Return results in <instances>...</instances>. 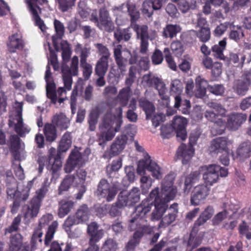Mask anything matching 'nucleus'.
I'll list each match as a JSON object with an SVG mask.
<instances>
[{
	"label": "nucleus",
	"mask_w": 251,
	"mask_h": 251,
	"mask_svg": "<svg viewBox=\"0 0 251 251\" xmlns=\"http://www.w3.org/2000/svg\"><path fill=\"white\" fill-rule=\"evenodd\" d=\"M52 123L60 130L67 129L70 125V120L63 113H60L53 116Z\"/></svg>",
	"instance_id": "72a5a7b5"
},
{
	"label": "nucleus",
	"mask_w": 251,
	"mask_h": 251,
	"mask_svg": "<svg viewBox=\"0 0 251 251\" xmlns=\"http://www.w3.org/2000/svg\"><path fill=\"white\" fill-rule=\"evenodd\" d=\"M206 171L203 174V179L205 185L212 186L214 183H217L219 180V174H217L213 167L212 164L205 166Z\"/></svg>",
	"instance_id": "a878e982"
},
{
	"label": "nucleus",
	"mask_w": 251,
	"mask_h": 251,
	"mask_svg": "<svg viewBox=\"0 0 251 251\" xmlns=\"http://www.w3.org/2000/svg\"><path fill=\"white\" fill-rule=\"evenodd\" d=\"M196 86L197 90L200 92L199 94L202 97L205 95L206 89L208 88V81L201 76H198L195 79Z\"/></svg>",
	"instance_id": "603ef678"
},
{
	"label": "nucleus",
	"mask_w": 251,
	"mask_h": 251,
	"mask_svg": "<svg viewBox=\"0 0 251 251\" xmlns=\"http://www.w3.org/2000/svg\"><path fill=\"white\" fill-rule=\"evenodd\" d=\"M229 29L228 37L235 42H239L245 36L243 26L234 25L232 23L229 25Z\"/></svg>",
	"instance_id": "c756f323"
},
{
	"label": "nucleus",
	"mask_w": 251,
	"mask_h": 251,
	"mask_svg": "<svg viewBox=\"0 0 251 251\" xmlns=\"http://www.w3.org/2000/svg\"><path fill=\"white\" fill-rule=\"evenodd\" d=\"M122 166V159L119 157L117 159L113 160L110 164L106 167V171L108 175L114 172H117Z\"/></svg>",
	"instance_id": "bf43d9fd"
},
{
	"label": "nucleus",
	"mask_w": 251,
	"mask_h": 251,
	"mask_svg": "<svg viewBox=\"0 0 251 251\" xmlns=\"http://www.w3.org/2000/svg\"><path fill=\"white\" fill-rule=\"evenodd\" d=\"M167 214L164 217L159 223V227L165 228L172 224L176 219L178 213V205L177 203H174L166 210Z\"/></svg>",
	"instance_id": "6ab92c4d"
},
{
	"label": "nucleus",
	"mask_w": 251,
	"mask_h": 251,
	"mask_svg": "<svg viewBox=\"0 0 251 251\" xmlns=\"http://www.w3.org/2000/svg\"><path fill=\"white\" fill-rule=\"evenodd\" d=\"M251 84V74L245 75L241 79L237 80L234 86V88L237 93L240 95H244L249 89V86Z\"/></svg>",
	"instance_id": "393cba45"
},
{
	"label": "nucleus",
	"mask_w": 251,
	"mask_h": 251,
	"mask_svg": "<svg viewBox=\"0 0 251 251\" xmlns=\"http://www.w3.org/2000/svg\"><path fill=\"white\" fill-rule=\"evenodd\" d=\"M53 219V216L51 214L44 215L39 220L38 225L34 230L30 240L31 251H34L36 249L37 241L40 243H42L41 237L43 232L42 229L48 226Z\"/></svg>",
	"instance_id": "ddd939ff"
},
{
	"label": "nucleus",
	"mask_w": 251,
	"mask_h": 251,
	"mask_svg": "<svg viewBox=\"0 0 251 251\" xmlns=\"http://www.w3.org/2000/svg\"><path fill=\"white\" fill-rule=\"evenodd\" d=\"M228 215L227 210L225 208L222 211L216 214L212 220V224L214 226H219L225 219L227 218Z\"/></svg>",
	"instance_id": "680f3d73"
},
{
	"label": "nucleus",
	"mask_w": 251,
	"mask_h": 251,
	"mask_svg": "<svg viewBox=\"0 0 251 251\" xmlns=\"http://www.w3.org/2000/svg\"><path fill=\"white\" fill-rule=\"evenodd\" d=\"M99 225L96 222H92L87 226V233L90 236L89 247L84 251H99V246L97 243L102 238L104 235V230L99 229Z\"/></svg>",
	"instance_id": "9d476101"
},
{
	"label": "nucleus",
	"mask_w": 251,
	"mask_h": 251,
	"mask_svg": "<svg viewBox=\"0 0 251 251\" xmlns=\"http://www.w3.org/2000/svg\"><path fill=\"white\" fill-rule=\"evenodd\" d=\"M114 37L119 42L128 41L132 35L130 27L126 28H117L114 32Z\"/></svg>",
	"instance_id": "a19ab883"
},
{
	"label": "nucleus",
	"mask_w": 251,
	"mask_h": 251,
	"mask_svg": "<svg viewBox=\"0 0 251 251\" xmlns=\"http://www.w3.org/2000/svg\"><path fill=\"white\" fill-rule=\"evenodd\" d=\"M237 155L244 159L251 156V143L250 142H244L241 143L236 151Z\"/></svg>",
	"instance_id": "37998d69"
},
{
	"label": "nucleus",
	"mask_w": 251,
	"mask_h": 251,
	"mask_svg": "<svg viewBox=\"0 0 251 251\" xmlns=\"http://www.w3.org/2000/svg\"><path fill=\"white\" fill-rule=\"evenodd\" d=\"M143 78L148 86H154L158 90L161 99L164 100L166 106L168 107L170 98L165 93V84L162 81L157 77H151L150 74L145 75Z\"/></svg>",
	"instance_id": "dca6fc26"
},
{
	"label": "nucleus",
	"mask_w": 251,
	"mask_h": 251,
	"mask_svg": "<svg viewBox=\"0 0 251 251\" xmlns=\"http://www.w3.org/2000/svg\"><path fill=\"white\" fill-rule=\"evenodd\" d=\"M127 9L128 15L130 17V26H131L136 24V22L140 17V13L135 4H127Z\"/></svg>",
	"instance_id": "09e8293b"
},
{
	"label": "nucleus",
	"mask_w": 251,
	"mask_h": 251,
	"mask_svg": "<svg viewBox=\"0 0 251 251\" xmlns=\"http://www.w3.org/2000/svg\"><path fill=\"white\" fill-rule=\"evenodd\" d=\"M38 0H28L27 1L29 10L32 15L33 20L35 22V25L37 26L43 32H45L47 30V26L44 22L42 20L39 15L36 8L40 10V7L34 2H36Z\"/></svg>",
	"instance_id": "4be33fe9"
},
{
	"label": "nucleus",
	"mask_w": 251,
	"mask_h": 251,
	"mask_svg": "<svg viewBox=\"0 0 251 251\" xmlns=\"http://www.w3.org/2000/svg\"><path fill=\"white\" fill-rule=\"evenodd\" d=\"M90 20L100 30L111 32L115 28L114 24L109 13L105 7H101L99 12L96 9L93 10L90 15Z\"/></svg>",
	"instance_id": "423d86ee"
},
{
	"label": "nucleus",
	"mask_w": 251,
	"mask_h": 251,
	"mask_svg": "<svg viewBox=\"0 0 251 251\" xmlns=\"http://www.w3.org/2000/svg\"><path fill=\"white\" fill-rule=\"evenodd\" d=\"M72 143L71 133L67 131L63 135L57 147V151L53 148L49 150V162L51 165L50 170L53 175L62 167L61 153L66 152L71 148Z\"/></svg>",
	"instance_id": "f03ea898"
},
{
	"label": "nucleus",
	"mask_w": 251,
	"mask_h": 251,
	"mask_svg": "<svg viewBox=\"0 0 251 251\" xmlns=\"http://www.w3.org/2000/svg\"><path fill=\"white\" fill-rule=\"evenodd\" d=\"M183 88V84L179 79H175L172 81L170 87L171 95H180L182 92Z\"/></svg>",
	"instance_id": "052dcab7"
},
{
	"label": "nucleus",
	"mask_w": 251,
	"mask_h": 251,
	"mask_svg": "<svg viewBox=\"0 0 251 251\" xmlns=\"http://www.w3.org/2000/svg\"><path fill=\"white\" fill-rule=\"evenodd\" d=\"M85 163L84 155L78 151L73 150L67 160L64 167V171L66 173H70L76 167H80Z\"/></svg>",
	"instance_id": "f3484780"
},
{
	"label": "nucleus",
	"mask_w": 251,
	"mask_h": 251,
	"mask_svg": "<svg viewBox=\"0 0 251 251\" xmlns=\"http://www.w3.org/2000/svg\"><path fill=\"white\" fill-rule=\"evenodd\" d=\"M55 35L52 36V42L55 50L58 49L57 40L62 38L65 33V27L63 24L58 20L55 19L53 22Z\"/></svg>",
	"instance_id": "473e14b6"
},
{
	"label": "nucleus",
	"mask_w": 251,
	"mask_h": 251,
	"mask_svg": "<svg viewBox=\"0 0 251 251\" xmlns=\"http://www.w3.org/2000/svg\"><path fill=\"white\" fill-rule=\"evenodd\" d=\"M130 27L135 32L137 39L141 40L149 39L150 38L148 25L136 24L132 25Z\"/></svg>",
	"instance_id": "c9c22d12"
},
{
	"label": "nucleus",
	"mask_w": 251,
	"mask_h": 251,
	"mask_svg": "<svg viewBox=\"0 0 251 251\" xmlns=\"http://www.w3.org/2000/svg\"><path fill=\"white\" fill-rule=\"evenodd\" d=\"M14 129L15 132L22 137L25 136L26 133H28L30 131L29 128L24 126L23 120L21 116L18 120L17 123L15 124Z\"/></svg>",
	"instance_id": "4d7b16f0"
},
{
	"label": "nucleus",
	"mask_w": 251,
	"mask_h": 251,
	"mask_svg": "<svg viewBox=\"0 0 251 251\" xmlns=\"http://www.w3.org/2000/svg\"><path fill=\"white\" fill-rule=\"evenodd\" d=\"M78 58L76 56H74L72 59L70 67L67 65L62 67V75L64 86L59 87L56 91L58 97H62L63 94L66 95L67 91L71 90L73 84L72 76L78 75Z\"/></svg>",
	"instance_id": "20e7f679"
},
{
	"label": "nucleus",
	"mask_w": 251,
	"mask_h": 251,
	"mask_svg": "<svg viewBox=\"0 0 251 251\" xmlns=\"http://www.w3.org/2000/svg\"><path fill=\"white\" fill-rule=\"evenodd\" d=\"M46 82L47 96L50 100L51 102L55 104L57 100L55 84L52 80H48Z\"/></svg>",
	"instance_id": "c03bdc74"
},
{
	"label": "nucleus",
	"mask_w": 251,
	"mask_h": 251,
	"mask_svg": "<svg viewBox=\"0 0 251 251\" xmlns=\"http://www.w3.org/2000/svg\"><path fill=\"white\" fill-rule=\"evenodd\" d=\"M247 118L246 114L232 113L228 117L227 127L230 130H237L246 121Z\"/></svg>",
	"instance_id": "5701e85b"
},
{
	"label": "nucleus",
	"mask_w": 251,
	"mask_h": 251,
	"mask_svg": "<svg viewBox=\"0 0 251 251\" xmlns=\"http://www.w3.org/2000/svg\"><path fill=\"white\" fill-rule=\"evenodd\" d=\"M57 226V222L53 221L48 227V229L46 234L45 239L44 240V244L46 246H49L50 245V242L53 239L54 234L56 232Z\"/></svg>",
	"instance_id": "864d4df0"
},
{
	"label": "nucleus",
	"mask_w": 251,
	"mask_h": 251,
	"mask_svg": "<svg viewBox=\"0 0 251 251\" xmlns=\"http://www.w3.org/2000/svg\"><path fill=\"white\" fill-rule=\"evenodd\" d=\"M199 138L196 133H192L189 136V145L190 147L187 148L185 145L181 144L177 151V154L179 158H181L183 164H187L191 160L194 154V150L193 146L196 144Z\"/></svg>",
	"instance_id": "4468645a"
},
{
	"label": "nucleus",
	"mask_w": 251,
	"mask_h": 251,
	"mask_svg": "<svg viewBox=\"0 0 251 251\" xmlns=\"http://www.w3.org/2000/svg\"><path fill=\"white\" fill-rule=\"evenodd\" d=\"M210 189L204 184L195 186L191 192L190 203L193 206L199 205L209 194Z\"/></svg>",
	"instance_id": "a211bd4d"
},
{
	"label": "nucleus",
	"mask_w": 251,
	"mask_h": 251,
	"mask_svg": "<svg viewBox=\"0 0 251 251\" xmlns=\"http://www.w3.org/2000/svg\"><path fill=\"white\" fill-rule=\"evenodd\" d=\"M95 47L98 50V52L101 57L100 58H103L109 59L110 56V51L106 46L103 45L101 43H97L95 45Z\"/></svg>",
	"instance_id": "69168bd1"
},
{
	"label": "nucleus",
	"mask_w": 251,
	"mask_h": 251,
	"mask_svg": "<svg viewBox=\"0 0 251 251\" xmlns=\"http://www.w3.org/2000/svg\"><path fill=\"white\" fill-rule=\"evenodd\" d=\"M153 10H154V7L151 1H144L142 4L141 10L145 17H147L148 18L151 17Z\"/></svg>",
	"instance_id": "0e129e2a"
},
{
	"label": "nucleus",
	"mask_w": 251,
	"mask_h": 251,
	"mask_svg": "<svg viewBox=\"0 0 251 251\" xmlns=\"http://www.w3.org/2000/svg\"><path fill=\"white\" fill-rule=\"evenodd\" d=\"M149 199H145L151 203L152 206L153 201H151L154 200V206L155 210L152 212L151 218L152 220H158L162 217L165 212L164 207L163 205V200L161 197V193H159V189L156 187L153 189L149 194Z\"/></svg>",
	"instance_id": "f8f14e48"
},
{
	"label": "nucleus",
	"mask_w": 251,
	"mask_h": 251,
	"mask_svg": "<svg viewBox=\"0 0 251 251\" xmlns=\"http://www.w3.org/2000/svg\"><path fill=\"white\" fill-rule=\"evenodd\" d=\"M199 230V227L197 226L195 228V226L194 225L188 241V246L191 247L192 249L196 248L201 243L202 238L200 236H196Z\"/></svg>",
	"instance_id": "79ce46f5"
},
{
	"label": "nucleus",
	"mask_w": 251,
	"mask_h": 251,
	"mask_svg": "<svg viewBox=\"0 0 251 251\" xmlns=\"http://www.w3.org/2000/svg\"><path fill=\"white\" fill-rule=\"evenodd\" d=\"M201 173L199 171L192 172L187 176L184 179L183 193L188 194L193 187V185L200 180Z\"/></svg>",
	"instance_id": "bb28decb"
},
{
	"label": "nucleus",
	"mask_w": 251,
	"mask_h": 251,
	"mask_svg": "<svg viewBox=\"0 0 251 251\" xmlns=\"http://www.w3.org/2000/svg\"><path fill=\"white\" fill-rule=\"evenodd\" d=\"M146 170L151 172L152 176L157 179L162 177L160 167L151 159L150 156L147 153L144 156V158L139 161L137 172L138 174H142L144 173Z\"/></svg>",
	"instance_id": "1a4fd4ad"
},
{
	"label": "nucleus",
	"mask_w": 251,
	"mask_h": 251,
	"mask_svg": "<svg viewBox=\"0 0 251 251\" xmlns=\"http://www.w3.org/2000/svg\"><path fill=\"white\" fill-rule=\"evenodd\" d=\"M196 35L200 41L203 43L207 42L211 37L210 27L200 28L197 31Z\"/></svg>",
	"instance_id": "13d9d810"
},
{
	"label": "nucleus",
	"mask_w": 251,
	"mask_h": 251,
	"mask_svg": "<svg viewBox=\"0 0 251 251\" xmlns=\"http://www.w3.org/2000/svg\"><path fill=\"white\" fill-rule=\"evenodd\" d=\"M48 181V179H46L44 181L41 187L36 190L35 195L28 204L25 214L26 217L34 218L37 216L42 201L49 191L50 184Z\"/></svg>",
	"instance_id": "39448f33"
},
{
	"label": "nucleus",
	"mask_w": 251,
	"mask_h": 251,
	"mask_svg": "<svg viewBox=\"0 0 251 251\" xmlns=\"http://www.w3.org/2000/svg\"><path fill=\"white\" fill-rule=\"evenodd\" d=\"M121 189V184L119 182H116L111 185L107 179L102 178L98 183L97 192L98 195L105 198L107 201H111Z\"/></svg>",
	"instance_id": "6e6552de"
},
{
	"label": "nucleus",
	"mask_w": 251,
	"mask_h": 251,
	"mask_svg": "<svg viewBox=\"0 0 251 251\" xmlns=\"http://www.w3.org/2000/svg\"><path fill=\"white\" fill-rule=\"evenodd\" d=\"M171 48L173 53L176 56H181L184 51V49L181 43L179 41H173L171 44Z\"/></svg>",
	"instance_id": "e2e57ef3"
},
{
	"label": "nucleus",
	"mask_w": 251,
	"mask_h": 251,
	"mask_svg": "<svg viewBox=\"0 0 251 251\" xmlns=\"http://www.w3.org/2000/svg\"><path fill=\"white\" fill-rule=\"evenodd\" d=\"M130 86H127L120 91L117 96V98L119 100L121 104V106H119V107L122 108V107L126 106L127 105L130 97Z\"/></svg>",
	"instance_id": "de8ad7c7"
},
{
	"label": "nucleus",
	"mask_w": 251,
	"mask_h": 251,
	"mask_svg": "<svg viewBox=\"0 0 251 251\" xmlns=\"http://www.w3.org/2000/svg\"><path fill=\"white\" fill-rule=\"evenodd\" d=\"M127 139L126 135L118 136L110 145L109 149L104 152L102 157L110 160L112 157L119 155L125 149Z\"/></svg>",
	"instance_id": "2eb2a0df"
},
{
	"label": "nucleus",
	"mask_w": 251,
	"mask_h": 251,
	"mask_svg": "<svg viewBox=\"0 0 251 251\" xmlns=\"http://www.w3.org/2000/svg\"><path fill=\"white\" fill-rule=\"evenodd\" d=\"M108 59L99 58L98 60L95 68L96 75H105L108 69Z\"/></svg>",
	"instance_id": "a18cd8bd"
},
{
	"label": "nucleus",
	"mask_w": 251,
	"mask_h": 251,
	"mask_svg": "<svg viewBox=\"0 0 251 251\" xmlns=\"http://www.w3.org/2000/svg\"><path fill=\"white\" fill-rule=\"evenodd\" d=\"M181 27L177 24H168L163 28L162 36L164 38L173 39L180 32Z\"/></svg>",
	"instance_id": "e433bc0d"
},
{
	"label": "nucleus",
	"mask_w": 251,
	"mask_h": 251,
	"mask_svg": "<svg viewBox=\"0 0 251 251\" xmlns=\"http://www.w3.org/2000/svg\"><path fill=\"white\" fill-rule=\"evenodd\" d=\"M90 213V210L87 205L83 204L79 207L75 215L77 220L82 224L88 221Z\"/></svg>",
	"instance_id": "ea45409f"
},
{
	"label": "nucleus",
	"mask_w": 251,
	"mask_h": 251,
	"mask_svg": "<svg viewBox=\"0 0 251 251\" xmlns=\"http://www.w3.org/2000/svg\"><path fill=\"white\" fill-rule=\"evenodd\" d=\"M59 8L63 12L67 11L75 5V0H57Z\"/></svg>",
	"instance_id": "338daca9"
},
{
	"label": "nucleus",
	"mask_w": 251,
	"mask_h": 251,
	"mask_svg": "<svg viewBox=\"0 0 251 251\" xmlns=\"http://www.w3.org/2000/svg\"><path fill=\"white\" fill-rule=\"evenodd\" d=\"M177 191L176 186H161V195L162 198L165 212L168 207V203L175 199Z\"/></svg>",
	"instance_id": "b1692460"
},
{
	"label": "nucleus",
	"mask_w": 251,
	"mask_h": 251,
	"mask_svg": "<svg viewBox=\"0 0 251 251\" xmlns=\"http://www.w3.org/2000/svg\"><path fill=\"white\" fill-rule=\"evenodd\" d=\"M43 132L47 142L51 143L56 139L57 129L56 126L52 124L46 123L43 128Z\"/></svg>",
	"instance_id": "f704fd0d"
},
{
	"label": "nucleus",
	"mask_w": 251,
	"mask_h": 251,
	"mask_svg": "<svg viewBox=\"0 0 251 251\" xmlns=\"http://www.w3.org/2000/svg\"><path fill=\"white\" fill-rule=\"evenodd\" d=\"M10 150L11 153L16 157L19 154V150L21 147V139L17 135H12L10 136Z\"/></svg>",
	"instance_id": "3c124183"
},
{
	"label": "nucleus",
	"mask_w": 251,
	"mask_h": 251,
	"mask_svg": "<svg viewBox=\"0 0 251 251\" xmlns=\"http://www.w3.org/2000/svg\"><path fill=\"white\" fill-rule=\"evenodd\" d=\"M122 46L121 45H117L114 49V57L117 65L118 69L121 74L126 72L127 59L124 58L122 55Z\"/></svg>",
	"instance_id": "cd10ccee"
},
{
	"label": "nucleus",
	"mask_w": 251,
	"mask_h": 251,
	"mask_svg": "<svg viewBox=\"0 0 251 251\" xmlns=\"http://www.w3.org/2000/svg\"><path fill=\"white\" fill-rule=\"evenodd\" d=\"M187 120L181 117H176L174 118L172 125H162L160 128V134L163 138H170L174 131L176 134L178 140L184 141L187 137L186 126Z\"/></svg>",
	"instance_id": "7ed1b4c3"
},
{
	"label": "nucleus",
	"mask_w": 251,
	"mask_h": 251,
	"mask_svg": "<svg viewBox=\"0 0 251 251\" xmlns=\"http://www.w3.org/2000/svg\"><path fill=\"white\" fill-rule=\"evenodd\" d=\"M226 45V39L219 41L218 44L214 45L212 48L213 55L216 58L226 61V57L223 54Z\"/></svg>",
	"instance_id": "4c0bfd02"
},
{
	"label": "nucleus",
	"mask_w": 251,
	"mask_h": 251,
	"mask_svg": "<svg viewBox=\"0 0 251 251\" xmlns=\"http://www.w3.org/2000/svg\"><path fill=\"white\" fill-rule=\"evenodd\" d=\"M75 203L72 201L62 200L59 202L58 215L60 218H63L67 215L73 208Z\"/></svg>",
	"instance_id": "58836bf2"
},
{
	"label": "nucleus",
	"mask_w": 251,
	"mask_h": 251,
	"mask_svg": "<svg viewBox=\"0 0 251 251\" xmlns=\"http://www.w3.org/2000/svg\"><path fill=\"white\" fill-rule=\"evenodd\" d=\"M214 213V209L211 205L207 206L201 213L198 218L195 222L194 225L195 228L197 226L200 227L205 224L208 220L210 219Z\"/></svg>",
	"instance_id": "7c9ffc66"
},
{
	"label": "nucleus",
	"mask_w": 251,
	"mask_h": 251,
	"mask_svg": "<svg viewBox=\"0 0 251 251\" xmlns=\"http://www.w3.org/2000/svg\"><path fill=\"white\" fill-rule=\"evenodd\" d=\"M160 236V234L159 233H154L150 238L149 244L150 246H153L149 251H161L167 246L168 243L167 238H163L158 243H157Z\"/></svg>",
	"instance_id": "2f4dec72"
},
{
	"label": "nucleus",
	"mask_w": 251,
	"mask_h": 251,
	"mask_svg": "<svg viewBox=\"0 0 251 251\" xmlns=\"http://www.w3.org/2000/svg\"><path fill=\"white\" fill-rule=\"evenodd\" d=\"M151 203L148 201L143 200L141 203L138 205L136 208L133 217L129 220L128 226V230L132 231H142V227L144 226H148L146 225H142L140 221L144 218L147 214L150 212L151 209Z\"/></svg>",
	"instance_id": "0eeeda50"
},
{
	"label": "nucleus",
	"mask_w": 251,
	"mask_h": 251,
	"mask_svg": "<svg viewBox=\"0 0 251 251\" xmlns=\"http://www.w3.org/2000/svg\"><path fill=\"white\" fill-rule=\"evenodd\" d=\"M23 237L21 234L17 233L10 238L9 249L12 251H19L22 247Z\"/></svg>",
	"instance_id": "8fccbe9b"
},
{
	"label": "nucleus",
	"mask_w": 251,
	"mask_h": 251,
	"mask_svg": "<svg viewBox=\"0 0 251 251\" xmlns=\"http://www.w3.org/2000/svg\"><path fill=\"white\" fill-rule=\"evenodd\" d=\"M123 109L121 107L116 109L117 115L107 112L100 126V132L97 133V141L99 145L104 147L107 141L112 140L115 133L120 131L123 124Z\"/></svg>",
	"instance_id": "f257e3e1"
},
{
	"label": "nucleus",
	"mask_w": 251,
	"mask_h": 251,
	"mask_svg": "<svg viewBox=\"0 0 251 251\" xmlns=\"http://www.w3.org/2000/svg\"><path fill=\"white\" fill-rule=\"evenodd\" d=\"M74 180V177L73 176H66L61 182L58 189V195L63 194L64 192L67 191L70 188Z\"/></svg>",
	"instance_id": "5fc2aeb1"
},
{
	"label": "nucleus",
	"mask_w": 251,
	"mask_h": 251,
	"mask_svg": "<svg viewBox=\"0 0 251 251\" xmlns=\"http://www.w3.org/2000/svg\"><path fill=\"white\" fill-rule=\"evenodd\" d=\"M163 52L165 60L169 67L173 70H176V65L171 54L169 49L168 48H165Z\"/></svg>",
	"instance_id": "774afa93"
},
{
	"label": "nucleus",
	"mask_w": 251,
	"mask_h": 251,
	"mask_svg": "<svg viewBox=\"0 0 251 251\" xmlns=\"http://www.w3.org/2000/svg\"><path fill=\"white\" fill-rule=\"evenodd\" d=\"M118 249L117 241L112 238H107L103 243L100 251H117Z\"/></svg>",
	"instance_id": "6e6d98bb"
},
{
	"label": "nucleus",
	"mask_w": 251,
	"mask_h": 251,
	"mask_svg": "<svg viewBox=\"0 0 251 251\" xmlns=\"http://www.w3.org/2000/svg\"><path fill=\"white\" fill-rule=\"evenodd\" d=\"M139 106L145 112L147 119L151 117L155 110L154 105L151 102L147 100L141 99L139 100Z\"/></svg>",
	"instance_id": "49530a36"
},
{
	"label": "nucleus",
	"mask_w": 251,
	"mask_h": 251,
	"mask_svg": "<svg viewBox=\"0 0 251 251\" xmlns=\"http://www.w3.org/2000/svg\"><path fill=\"white\" fill-rule=\"evenodd\" d=\"M24 46L25 42L21 34L15 33L9 36L7 47L10 53H15L17 50H22Z\"/></svg>",
	"instance_id": "412c9836"
},
{
	"label": "nucleus",
	"mask_w": 251,
	"mask_h": 251,
	"mask_svg": "<svg viewBox=\"0 0 251 251\" xmlns=\"http://www.w3.org/2000/svg\"><path fill=\"white\" fill-rule=\"evenodd\" d=\"M142 231H136L133 234L132 238L126 245V251H131L140 243L141 238L145 234H150L152 232V229L150 226H144Z\"/></svg>",
	"instance_id": "aec40b11"
},
{
	"label": "nucleus",
	"mask_w": 251,
	"mask_h": 251,
	"mask_svg": "<svg viewBox=\"0 0 251 251\" xmlns=\"http://www.w3.org/2000/svg\"><path fill=\"white\" fill-rule=\"evenodd\" d=\"M228 139L226 137H220L214 139L211 143L210 149L216 153L227 151Z\"/></svg>",
	"instance_id": "c85d7f7f"
},
{
	"label": "nucleus",
	"mask_w": 251,
	"mask_h": 251,
	"mask_svg": "<svg viewBox=\"0 0 251 251\" xmlns=\"http://www.w3.org/2000/svg\"><path fill=\"white\" fill-rule=\"evenodd\" d=\"M140 191L138 188L133 187L129 192L121 191L118 195L117 203L121 207L131 206L139 201Z\"/></svg>",
	"instance_id": "9b49d317"
}]
</instances>
